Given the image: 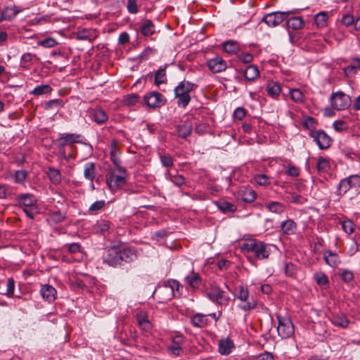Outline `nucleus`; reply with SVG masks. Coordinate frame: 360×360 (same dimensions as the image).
Returning <instances> with one entry per match:
<instances>
[{"instance_id":"f257e3e1","label":"nucleus","mask_w":360,"mask_h":360,"mask_svg":"<svg viewBox=\"0 0 360 360\" xmlns=\"http://www.w3.org/2000/svg\"><path fill=\"white\" fill-rule=\"evenodd\" d=\"M136 257L134 250L127 248L122 250H117L112 248L108 250L107 253L103 255V263L110 266L116 267L123 263H129Z\"/></svg>"},{"instance_id":"f03ea898","label":"nucleus","mask_w":360,"mask_h":360,"mask_svg":"<svg viewBox=\"0 0 360 360\" xmlns=\"http://www.w3.org/2000/svg\"><path fill=\"white\" fill-rule=\"evenodd\" d=\"M196 85L189 81L184 80L174 88V96L179 107L186 108L191 101L190 92Z\"/></svg>"},{"instance_id":"7ed1b4c3","label":"nucleus","mask_w":360,"mask_h":360,"mask_svg":"<svg viewBox=\"0 0 360 360\" xmlns=\"http://www.w3.org/2000/svg\"><path fill=\"white\" fill-rule=\"evenodd\" d=\"M127 176L125 168L119 166V168L111 169L106 175V184L112 191H117L125 185Z\"/></svg>"},{"instance_id":"20e7f679","label":"nucleus","mask_w":360,"mask_h":360,"mask_svg":"<svg viewBox=\"0 0 360 360\" xmlns=\"http://www.w3.org/2000/svg\"><path fill=\"white\" fill-rule=\"evenodd\" d=\"M242 248L254 252L255 257L258 259H266L269 255L266 245L255 239L245 240L242 245Z\"/></svg>"},{"instance_id":"39448f33","label":"nucleus","mask_w":360,"mask_h":360,"mask_svg":"<svg viewBox=\"0 0 360 360\" xmlns=\"http://www.w3.org/2000/svg\"><path fill=\"white\" fill-rule=\"evenodd\" d=\"M297 13V10L272 12L265 15L262 18V22H264L269 27H276L286 19L289 15Z\"/></svg>"},{"instance_id":"423d86ee","label":"nucleus","mask_w":360,"mask_h":360,"mask_svg":"<svg viewBox=\"0 0 360 360\" xmlns=\"http://www.w3.org/2000/svg\"><path fill=\"white\" fill-rule=\"evenodd\" d=\"M276 318L278 323L277 327L278 335L283 339L292 336L294 333V326L290 319L281 315H277Z\"/></svg>"},{"instance_id":"0eeeda50","label":"nucleus","mask_w":360,"mask_h":360,"mask_svg":"<svg viewBox=\"0 0 360 360\" xmlns=\"http://www.w3.org/2000/svg\"><path fill=\"white\" fill-rule=\"evenodd\" d=\"M331 105L338 110H342L351 105L350 97L342 91L333 93L330 96Z\"/></svg>"},{"instance_id":"6e6552de","label":"nucleus","mask_w":360,"mask_h":360,"mask_svg":"<svg viewBox=\"0 0 360 360\" xmlns=\"http://www.w3.org/2000/svg\"><path fill=\"white\" fill-rule=\"evenodd\" d=\"M143 101L148 107L158 108L165 104L166 99L160 93L151 91L144 96Z\"/></svg>"},{"instance_id":"1a4fd4ad","label":"nucleus","mask_w":360,"mask_h":360,"mask_svg":"<svg viewBox=\"0 0 360 360\" xmlns=\"http://www.w3.org/2000/svg\"><path fill=\"white\" fill-rule=\"evenodd\" d=\"M309 135L321 150L327 149L331 145V138L323 130H311Z\"/></svg>"},{"instance_id":"9d476101","label":"nucleus","mask_w":360,"mask_h":360,"mask_svg":"<svg viewBox=\"0 0 360 360\" xmlns=\"http://www.w3.org/2000/svg\"><path fill=\"white\" fill-rule=\"evenodd\" d=\"M184 281L188 291L195 290L202 285L201 278L198 273L193 271V267H191L187 274L184 276Z\"/></svg>"},{"instance_id":"9b49d317","label":"nucleus","mask_w":360,"mask_h":360,"mask_svg":"<svg viewBox=\"0 0 360 360\" xmlns=\"http://www.w3.org/2000/svg\"><path fill=\"white\" fill-rule=\"evenodd\" d=\"M240 302L238 307L243 311H250L255 308L257 305V300H255L251 294H234Z\"/></svg>"},{"instance_id":"f8f14e48","label":"nucleus","mask_w":360,"mask_h":360,"mask_svg":"<svg viewBox=\"0 0 360 360\" xmlns=\"http://www.w3.org/2000/svg\"><path fill=\"white\" fill-rule=\"evenodd\" d=\"M15 201L19 207L24 208L37 205V200L33 194L21 193L15 196Z\"/></svg>"},{"instance_id":"ddd939ff","label":"nucleus","mask_w":360,"mask_h":360,"mask_svg":"<svg viewBox=\"0 0 360 360\" xmlns=\"http://www.w3.org/2000/svg\"><path fill=\"white\" fill-rule=\"evenodd\" d=\"M80 136V134H60L59 137L56 140V143L58 148H63L67 145L79 143Z\"/></svg>"},{"instance_id":"4468645a","label":"nucleus","mask_w":360,"mask_h":360,"mask_svg":"<svg viewBox=\"0 0 360 360\" xmlns=\"http://www.w3.org/2000/svg\"><path fill=\"white\" fill-rule=\"evenodd\" d=\"M207 63L209 69L214 73L224 71L227 68L226 62L219 56L210 59Z\"/></svg>"},{"instance_id":"2eb2a0df","label":"nucleus","mask_w":360,"mask_h":360,"mask_svg":"<svg viewBox=\"0 0 360 360\" xmlns=\"http://www.w3.org/2000/svg\"><path fill=\"white\" fill-rule=\"evenodd\" d=\"M88 113L90 119L98 124H102L108 120V116L105 110L99 108L91 109L89 110Z\"/></svg>"},{"instance_id":"dca6fc26","label":"nucleus","mask_w":360,"mask_h":360,"mask_svg":"<svg viewBox=\"0 0 360 360\" xmlns=\"http://www.w3.org/2000/svg\"><path fill=\"white\" fill-rule=\"evenodd\" d=\"M330 320L333 325L342 328H347L349 323V319L343 314H333Z\"/></svg>"},{"instance_id":"f3484780","label":"nucleus","mask_w":360,"mask_h":360,"mask_svg":"<svg viewBox=\"0 0 360 360\" xmlns=\"http://www.w3.org/2000/svg\"><path fill=\"white\" fill-rule=\"evenodd\" d=\"M242 72L245 79L249 82L255 81L259 76V71L257 67L254 65H248Z\"/></svg>"},{"instance_id":"a211bd4d","label":"nucleus","mask_w":360,"mask_h":360,"mask_svg":"<svg viewBox=\"0 0 360 360\" xmlns=\"http://www.w3.org/2000/svg\"><path fill=\"white\" fill-rule=\"evenodd\" d=\"M255 191L250 188H245L238 192V198L245 202H252L256 198Z\"/></svg>"},{"instance_id":"6ab92c4d","label":"nucleus","mask_w":360,"mask_h":360,"mask_svg":"<svg viewBox=\"0 0 360 360\" xmlns=\"http://www.w3.org/2000/svg\"><path fill=\"white\" fill-rule=\"evenodd\" d=\"M323 259L327 264L333 268L337 267L340 263V259L338 254L330 250H327L323 253Z\"/></svg>"},{"instance_id":"aec40b11","label":"nucleus","mask_w":360,"mask_h":360,"mask_svg":"<svg viewBox=\"0 0 360 360\" xmlns=\"http://www.w3.org/2000/svg\"><path fill=\"white\" fill-rule=\"evenodd\" d=\"M193 131V126L189 123H183L176 126V132L179 137L186 139Z\"/></svg>"},{"instance_id":"412c9836","label":"nucleus","mask_w":360,"mask_h":360,"mask_svg":"<svg viewBox=\"0 0 360 360\" xmlns=\"http://www.w3.org/2000/svg\"><path fill=\"white\" fill-rule=\"evenodd\" d=\"M139 30L143 35L148 37L155 33V25L152 20L146 19L142 22Z\"/></svg>"},{"instance_id":"4be33fe9","label":"nucleus","mask_w":360,"mask_h":360,"mask_svg":"<svg viewBox=\"0 0 360 360\" xmlns=\"http://www.w3.org/2000/svg\"><path fill=\"white\" fill-rule=\"evenodd\" d=\"M184 341V338L181 335H176L174 338L172 345L169 347V349L173 354L179 356L183 350L181 347V344Z\"/></svg>"},{"instance_id":"5701e85b","label":"nucleus","mask_w":360,"mask_h":360,"mask_svg":"<svg viewBox=\"0 0 360 360\" xmlns=\"http://www.w3.org/2000/svg\"><path fill=\"white\" fill-rule=\"evenodd\" d=\"M281 231L285 235L294 234L297 229L296 223L292 219H287L281 224Z\"/></svg>"},{"instance_id":"b1692460","label":"nucleus","mask_w":360,"mask_h":360,"mask_svg":"<svg viewBox=\"0 0 360 360\" xmlns=\"http://www.w3.org/2000/svg\"><path fill=\"white\" fill-rule=\"evenodd\" d=\"M19 12L20 10H18L16 6L6 7L1 13L0 21L11 20L17 15L18 13H19Z\"/></svg>"},{"instance_id":"393cba45","label":"nucleus","mask_w":360,"mask_h":360,"mask_svg":"<svg viewBox=\"0 0 360 360\" xmlns=\"http://www.w3.org/2000/svg\"><path fill=\"white\" fill-rule=\"evenodd\" d=\"M162 286L165 288H169L172 292H174V291H179L180 288H181V289L183 288V285H181L178 281L174 279H169L167 281L163 282L162 283H160L157 288H160ZM157 290L158 288H155L153 290V292H155Z\"/></svg>"},{"instance_id":"a878e982","label":"nucleus","mask_w":360,"mask_h":360,"mask_svg":"<svg viewBox=\"0 0 360 360\" xmlns=\"http://www.w3.org/2000/svg\"><path fill=\"white\" fill-rule=\"evenodd\" d=\"M46 174L52 184L55 185H58L60 184L62 180V175L58 169L50 167L48 168Z\"/></svg>"},{"instance_id":"bb28decb","label":"nucleus","mask_w":360,"mask_h":360,"mask_svg":"<svg viewBox=\"0 0 360 360\" xmlns=\"http://www.w3.org/2000/svg\"><path fill=\"white\" fill-rule=\"evenodd\" d=\"M84 176L86 179L89 180L93 184V181L96 176V166L93 162H87L84 165Z\"/></svg>"},{"instance_id":"cd10ccee","label":"nucleus","mask_w":360,"mask_h":360,"mask_svg":"<svg viewBox=\"0 0 360 360\" xmlns=\"http://www.w3.org/2000/svg\"><path fill=\"white\" fill-rule=\"evenodd\" d=\"M53 89L49 84H41L37 86L34 89L30 91V94L36 96L51 94Z\"/></svg>"},{"instance_id":"c85d7f7f","label":"nucleus","mask_w":360,"mask_h":360,"mask_svg":"<svg viewBox=\"0 0 360 360\" xmlns=\"http://www.w3.org/2000/svg\"><path fill=\"white\" fill-rule=\"evenodd\" d=\"M288 28L297 30L301 29L304 25V20L301 17H292L286 22Z\"/></svg>"},{"instance_id":"c756f323","label":"nucleus","mask_w":360,"mask_h":360,"mask_svg":"<svg viewBox=\"0 0 360 360\" xmlns=\"http://www.w3.org/2000/svg\"><path fill=\"white\" fill-rule=\"evenodd\" d=\"M266 91L270 96L272 98H276L280 95L281 89L278 83L270 82L266 86Z\"/></svg>"},{"instance_id":"7c9ffc66","label":"nucleus","mask_w":360,"mask_h":360,"mask_svg":"<svg viewBox=\"0 0 360 360\" xmlns=\"http://www.w3.org/2000/svg\"><path fill=\"white\" fill-rule=\"evenodd\" d=\"M65 102L61 99H52L44 104V110H50L55 109L58 110L64 107Z\"/></svg>"},{"instance_id":"2f4dec72","label":"nucleus","mask_w":360,"mask_h":360,"mask_svg":"<svg viewBox=\"0 0 360 360\" xmlns=\"http://www.w3.org/2000/svg\"><path fill=\"white\" fill-rule=\"evenodd\" d=\"M209 299L220 305L226 304L229 297L226 294H207Z\"/></svg>"},{"instance_id":"473e14b6","label":"nucleus","mask_w":360,"mask_h":360,"mask_svg":"<svg viewBox=\"0 0 360 360\" xmlns=\"http://www.w3.org/2000/svg\"><path fill=\"white\" fill-rule=\"evenodd\" d=\"M360 68V58H355L352 60V64L347 66L344 69V72L347 77L352 76L356 73L357 69Z\"/></svg>"},{"instance_id":"72a5a7b5","label":"nucleus","mask_w":360,"mask_h":360,"mask_svg":"<svg viewBox=\"0 0 360 360\" xmlns=\"http://www.w3.org/2000/svg\"><path fill=\"white\" fill-rule=\"evenodd\" d=\"M328 18V15L326 11H321L314 16V20L318 27H326Z\"/></svg>"},{"instance_id":"f704fd0d","label":"nucleus","mask_w":360,"mask_h":360,"mask_svg":"<svg viewBox=\"0 0 360 360\" xmlns=\"http://www.w3.org/2000/svg\"><path fill=\"white\" fill-rule=\"evenodd\" d=\"M233 343L229 340H221L219 345V352L221 354L227 355L231 353Z\"/></svg>"},{"instance_id":"c9c22d12","label":"nucleus","mask_w":360,"mask_h":360,"mask_svg":"<svg viewBox=\"0 0 360 360\" xmlns=\"http://www.w3.org/2000/svg\"><path fill=\"white\" fill-rule=\"evenodd\" d=\"M224 50L229 53H235L239 50L238 44L236 41L229 40L223 43Z\"/></svg>"},{"instance_id":"e433bc0d","label":"nucleus","mask_w":360,"mask_h":360,"mask_svg":"<svg viewBox=\"0 0 360 360\" xmlns=\"http://www.w3.org/2000/svg\"><path fill=\"white\" fill-rule=\"evenodd\" d=\"M110 229V222L105 219H100L94 226L96 232L103 233Z\"/></svg>"},{"instance_id":"4c0bfd02","label":"nucleus","mask_w":360,"mask_h":360,"mask_svg":"<svg viewBox=\"0 0 360 360\" xmlns=\"http://www.w3.org/2000/svg\"><path fill=\"white\" fill-rule=\"evenodd\" d=\"M167 82V75L165 68H160L155 73V84L159 86Z\"/></svg>"},{"instance_id":"58836bf2","label":"nucleus","mask_w":360,"mask_h":360,"mask_svg":"<svg viewBox=\"0 0 360 360\" xmlns=\"http://www.w3.org/2000/svg\"><path fill=\"white\" fill-rule=\"evenodd\" d=\"M105 205V201L103 200H97L94 202L89 207L88 210V212L90 214H96L99 211L103 209V207Z\"/></svg>"},{"instance_id":"ea45409f","label":"nucleus","mask_w":360,"mask_h":360,"mask_svg":"<svg viewBox=\"0 0 360 360\" xmlns=\"http://www.w3.org/2000/svg\"><path fill=\"white\" fill-rule=\"evenodd\" d=\"M217 207L223 212H234L236 210V207L233 204L226 201L218 202Z\"/></svg>"},{"instance_id":"a19ab883","label":"nucleus","mask_w":360,"mask_h":360,"mask_svg":"<svg viewBox=\"0 0 360 360\" xmlns=\"http://www.w3.org/2000/svg\"><path fill=\"white\" fill-rule=\"evenodd\" d=\"M191 323L195 327L202 328L207 325V320L203 315L197 314L191 318Z\"/></svg>"},{"instance_id":"79ce46f5","label":"nucleus","mask_w":360,"mask_h":360,"mask_svg":"<svg viewBox=\"0 0 360 360\" xmlns=\"http://www.w3.org/2000/svg\"><path fill=\"white\" fill-rule=\"evenodd\" d=\"M330 167L329 161L327 158L323 157H319L316 163V168L319 172H326Z\"/></svg>"},{"instance_id":"37998d69","label":"nucleus","mask_w":360,"mask_h":360,"mask_svg":"<svg viewBox=\"0 0 360 360\" xmlns=\"http://www.w3.org/2000/svg\"><path fill=\"white\" fill-rule=\"evenodd\" d=\"M267 207L270 212L277 214L282 213L285 210V207L282 203L274 201L269 202Z\"/></svg>"},{"instance_id":"c03bdc74","label":"nucleus","mask_w":360,"mask_h":360,"mask_svg":"<svg viewBox=\"0 0 360 360\" xmlns=\"http://www.w3.org/2000/svg\"><path fill=\"white\" fill-rule=\"evenodd\" d=\"M159 158L162 166L170 167L174 165V160L172 156L167 153H159Z\"/></svg>"},{"instance_id":"a18cd8bd","label":"nucleus","mask_w":360,"mask_h":360,"mask_svg":"<svg viewBox=\"0 0 360 360\" xmlns=\"http://www.w3.org/2000/svg\"><path fill=\"white\" fill-rule=\"evenodd\" d=\"M351 182L349 178H345L340 181L338 185V191L340 194H345L352 188Z\"/></svg>"},{"instance_id":"49530a36","label":"nucleus","mask_w":360,"mask_h":360,"mask_svg":"<svg viewBox=\"0 0 360 360\" xmlns=\"http://www.w3.org/2000/svg\"><path fill=\"white\" fill-rule=\"evenodd\" d=\"M167 179H169L175 186L180 187L185 184V178L180 174L172 175L170 173L167 174Z\"/></svg>"},{"instance_id":"de8ad7c7","label":"nucleus","mask_w":360,"mask_h":360,"mask_svg":"<svg viewBox=\"0 0 360 360\" xmlns=\"http://www.w3.org/2000/svg\"><path fill=\"white\" fill-rule=\"evenodd\" d=\"M37 44L44 48H52L56 46L58 44V42L54 38L48 37L38 41Z\"/></svg>"},{"instance_id":"09e8293b","label":"nucleus","mask_w":360,"mask_h":360,"mask_svg":"<svg viewBox=\"0 0 360 360\" xmlns=\"http://www.w3.org/2000/svg\"><path fill=\"white\" fill-rule=\"evenodd\" d=\"M290 97L291 98L297 102V103H302L304 102V96L303 93L298 89H293L290 90Z\"/></svg>"},{"instance_id":"8fccbe9b","label":"nucleus","mask_w":360,"mask_h":360,"mask_svg":"<svg viewBox=\"0 0 360 360\" xmlns=\"http://www.w3.org/2000/svg\"><path fill=\"white\" fill-rule=\"evenodd\" d=\"M139 97L136 94H131L124 97V103L129 106L134 105L139 102Z\"/></svg>"},{"instance_id":"3c124183","label":"nucleus","mask_w":360,"mask_h":360,"mask_svg":"<svg viewBox=\"0 0 360 360\" xmlns=\"http://www.w3.org/2000/svg\"><path fill=\"white\" fill-rule=\"evenodd\" d=\"M255 181L257 184L260 186H267L270 184L269 176L264 174L255 175Z\"/></svg>"},{"instance_id":"603ef678","label":"nucleus","mask_w":360,"mask_h":360,"mask_svg":"<svg viewBox=\"0 0 360 360\" xmlns=\"http://www.w3.org/2000/svg\"><path fill=\"white\" fill-rule=\"evenodd\" d=\"M341 272L340 273V276L342 280L345 282H349L354 278V274L352 271L347 269H341Z\"/></svg>"},{"instance_id":"864d4df0","label":"nucleus","mask_w":360,"mask_h":360,"mask_svg":"<svg viewBox=\"0 0 360 360\" xmlns=\"http://www.w3.org/2000/svg\"><path fill=\"white\" fill-rule=\"evenodd\" d=\"M354 224L351 220H346L342 222V228L347 234H351L354 231Z\"/></svg>"},{"instance_id":"5fc2aeb1","label":"nucleus","mask_w":360,"mask_h":360,"mask_svg":"<svg viewBox=\"0 0 360 360\" xmlns=\"http://www.w3.org/2000/svg\"><path fill=\"white\" fill-rule=\"evenodd\" d=\"M22 209L26 216L30 219H34V216L38 213L37 205L34 207H24Z\"/></svg>"},{"instance_id":"6e6d98bb","label":"nucleus","mask_w":360,"mask_h":360,"mask_svg":"<svg viewBox=\"0 0 360 360\" xmlns=\"http://www.w3.org/2000/svg\"><path fill=\"white\" fill-rule=\"evenodd\" d=\"M341 22L342 25L347 27L354 25V19L353 15L350 14H344L342 16Z\"/></svg>"},{"instance_id":"4d7b16f0","label":"nucleus","mask_w":360,"mask_h":360,"mask_svg":"<svg viewBox=\"0 0 360 360\" xmlns=\"http://www.w3.org/2000/svg\"><path fill=\"white\" fill-rule=\"evenodd\" d=\"M315 279L316 283L320 285H324L328 283L327 276L323 273L316 274L315 275Z\"/></svg>"},{"instance_id":"13d9d810","label":"nucleus","mask_w":360,"mask_h":360,"mask_svg":"<svg viewBox=\"0 0 360 360\" xmlns=\"http://www.w3.org/2000/svg\"><path fill=\"white\" fill-rule=\"evenodd\" d=\"M252 360H274V358L272 354L266 352L254 357Z\"/></svg>"},{"instance_id":"bf43d9fd","label":"nucleus","mask_w":360,"mask_h":360,"mask_svg":"<svg viewBox=\"0 0 360 360\" xmlns=\"http://www.w3.org/2000/svg\"><path fill=\"white\" fill-rule=\"evenodd\" d=\"M65 219V215L60 211L54 212L52 214V219L56 223L62 222Z\"/></svg>"},{"instance_id":"052dcab7","label":"nucleus","mask_w":360,"mask_h":360,"mask_svg":"<svg viewBox=\"0 0 360 360\" xmlns=\"http://www.w3.org/2000/svg\"><path fill=\"white\" fill-rule=\"evenodd\" d=\"M238 58L241 62L244 63H249L252 60L253 57L251 53H242L241 54L239 55Z\"/></svg>"},{"instance_id":"680f3d73","label":"nucleus","mask_w":360,"mask_h":360,"mask_svg":"<svg viewBox=\"0 0 360 360\" xmlns=\"http://www.w3.org/2000/svg\"><path fill=\"white\" fill-rule=\"evenodd\" d=\"M127 9L130 13H136L138 12L136 0H128Z\"/></svg>"},{"instance_id":"e2e57ef3","label":"nucleus","mask_w":360,"mask_h":360,"mask_svg":"<svg viewBox=\"0 0 360 360\" xmlns=\"http://www.w3.org/2000/svg\"><path fill=\"white\" fill-rule=\"evenodd\" d=\"M245 116V111L243 108H237L233 112V117L237 120H242Z\"/></svg>"},{"instance_id":"0e129e2a","label":"nucleus","mask_w":360,"mask_h":360,"mask_svg":"<svg viewBox=\"0 0 360 360\" xmlns=\"http://www.w3.org/2000/svg\"><path fill=\"white\" fill-rule=\"evenodd\" d=\"M333 128L335 131H340L346 129V123L342 120H336L333 122Z\"/></svg>"},{"instance_id":"69168bd1","label":"nucleus","mask_w":360,"mask_h":360,"mask_svg":"<svg viewBox=\"0 0 360 360\" xmlns=\"http://www.w3.org/2000/svg\"><path fill=\"white\" fill-rule=\"evenodd\" d=\"M33 58V55L30 53H24L21 57V64L23 67H25L26 65L31 62Z\"/></svg>"},{"instance_id":"338daca9","label":"nucleus","mask_w":360,"mask_h":360,"mask_svg":"<svg viewBox=\"0 0 360 360\" xmlns=\"http://www.w3.org/2000/svg\"><path fill=\"white\" fill-rule=\"evenodd\" d=\"M316 123V120L314 118L311 117H308L304 122H303V127L310 129L311 128H313L314 127V124Z\"/></svg>"},{"instance_id":"774afa93","label":"nucleus","mask_w":360,"mask_h":360,"mask_svg":"<svg viewBox=\"0 0 360 360\" xmlns=\"http://www.w3.org/2000/svg\"><path fill=\"white\" fill-rule=\"evenodd\" d=\"M348 178H349V179L350 182H351V184H352V187L360 186V176H359V175H351Z\"/></svg>"}]
</instances>
